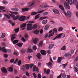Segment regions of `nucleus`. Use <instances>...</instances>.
Here are the masks:
<instances>
[{
	"label": "nucleus",
	"instance_id": "393cba45",
	"mask_svg": "<svg viewBox=\"0 0 78 78\" xmlns=\"http://www.w3.org/2000/svg\"><path fill=\"white\" fill-rule=\"evenodd\" d=\"M34 2L33 1L32 3H31V2H29L28 3V5L31 3V5L29 6V7H31V6H33V5L34 4Z\"/></svg>",
	"mask_w": 78,
	"mask_h": 78
},
{
	"label": "nucleus",
	"instance_id": "6ab92c4d",
	"mask_svg": "<svg viewBox=\"0 0 78 78\" xmlns=\"http://www.w3.org/2000/svg\"><path fill=\"white\" fill-rule=\"evenodd\" d=\"M26 26H27V24L26 23H23L20 25V27L21 28H24V27H26Z\"/></svg>",
	"mask_w": 78,
	"mask_h": 78
},
{
	"label": "nucleus",
	"instance_id": "ea45409f",
	"mask_svg": "<svg viewBox=\"0 0 78 78\" xmlns=\"http://www.w3.org/2000/svg\"><path fill=\"white\" fill-rule=\"evenodd\" d=\"M47 19V18L46 16L42 17H41L40 19V20H43L44 19Z\"/></svg>",
	"mask_w": 78,
	"mask_h": 78
},
{
	"label": "nucleus",
	"instance_id": "4468645a",
	"mask_svg": "<svg viewBox=\"0 0 78 78\" xmlns=\"http://www.w3.org/2000/svg\"><path fill=\"white\" fill-rule=\"evenodd\" d=\"M29 10V8H23L22 9V11L23 12H25L26 11H28Z\"/></svg>",
	"mask_w": 78,
	"mask_h": 78
},
{
	"label": "nucleus",
	"instance_id": "ddd939ff",
	"mask_svg": "<svg viewBox=\"0 0 78 78\" xmlns=\"http://www.w3.org/2000/svg\"><path fill=\"white\" fill-rule=\"evenodd\" d=\"M41 53L42 55H45L46 54V51L44 50H41Z\"/></svg>",
	"mask_w": 78,
	"mask_h": 78
},
{
	"label": "nucleus",
	"instance_id": "864d4df0",
	"mask_svg": "<svg viewBox=\"0 0 78 78\" xmlns=\"http://www.w3.org/2000/svg\"><path fill=\"white\" fill-rule=\"evenodd\" d=\"M50 69H48L47 71L46 72V74L47 75H49V73H50Z\"/></svg>",
	"mask_w": 78,
	"mask_h": 78
},
{
	"label": "nucleus",
	"instance_id": "6e6d98bb",
	"mask_svg": "<svg viewBox=\"0 0 78 78\" xmlns=\"http://www.w3.org/2000/svg\"><path fill=\"white\" fill-rule=\"evenodd\" d=\"M63 30V28L62 27H60L58 29V31H62Z\"/></svg>",
	"mask_w": 78,
	"mask_h": 78
},
{
	"label": "nucleus",
	"instance_id": "bf43d9fd",
	"mask_svg": "<svg viewBox=\"0 0 78 78\" xmlns=\"http://www.w3.org/2000/svg\"><path fill=\"white\" fill-rule=\"evenodd\" d=\"M14 59H12L10 60V62L11 63H12V62H14Z\"/></svg>",
	"mask_w": 78,
	"mask_h": 78
},
{
	"label": "nucleus",
	"instance_id": "423d86ee",
	"mask_svg": "<svg viewBox=\"0 0 78 78\" xmlns=\"http://www.w3.org/2000/svg\"><path fill=\"white\" fill-rule=\"evenodd\" d=\"M1 70L2 72L4 73H7V70H6V68L4 67H2V68Z\"/></svg>",
	"mask_w": 78,
	"mask_h": 78
},
{
	"label": "nucleus",
	"instance_id": "4be33fe9",
	"mask_svg": "<svg viewBox=\"0 0 78 78\" xmlns=\"http://www.w3.org/2000/svg\"><path fill=\"white\" fill-rule=\"evenodd\" d=\"M11 14H15V15H18V14H19V13L18 12H12L11 11L9 12Z\"/></svg>",
	"mask_w": 78,
	"mask_h": 78
},
{
	"label": "nucleus",
	"instance_id": "a878e982",
	"mask_svg": "<svg viewBox=\"0 0 78 78\" xmlns=\"http://www.w3.org/2000/svg\"><path fill=\"white\" fill-rule=\"evenodd\" d=\"M50 26L49 25H47L45 26L44 27V30H47L48 28H49V27Z\"/></svg>",
	"mask_w": 78,
	"mask_h": 78
},
{
	"label": "nucleus",
	"instance_id": "e2e57ef3",
	"mask_svg": "<svg viewBox=\"0 0 78 78\" xmlns=\"http://www.w3.org/2000/svg\"><path fill=\"white\" fill-rule=\"evenodd\" d=\"M33 76L34 77V78H37V76H36V75L35 73H33Z\"/></svg>",
	"mask_w": 78,
	"mask_h": 78
},
{
	"label": "nucleus",
	"instance_id": "a19ab883",
	"mask_svg": "<svg viewBox=\"0 0 78 78\" xmlns=\"http://www.w3.org/2000/svg\"><path fill=\"white\" fill-rule=\"evenodd\" d=\"M67 64L66 63L65 64H64L62 65V67H63V69H65L66 68V67L67 66Z\"/></svg>",
	"mask_w": 78,
	"mask_h": 78
},
{
	"label": "nucleus",
	"instance_id": "dca6fc26",
	"mask_svg": "<svg viewBox=\"0 0 78 78\" xmlns=\"http://www.w3.org/2000/svg\"><path fill=\"white\" fill-rule=\"evenodd\" d=\"M58 6L59 8H60L61 10L63 11H64L65 10L64 9V7L63 6H62V5H59Z\"/></svg>",
	"mask_w": 78,
	"mask_h": 78
},
{
	"label": "nucleus",
	"instance_id": "bb28decb",
	"mask_svg": "<svg viewBox=\"0 0 78 78\" xmlns=\"http://www.w3.org/2000/svg\"><path fill=\"white\" fill-rule=\"evenodd\" d=\"M43 44V41H41L39 43V44L38 45L39 47H42Z\"/></svg>",
	"mask_w": 78,
	"mask_h": 78
},
{
	"label": "nucleus",
	"instance_id": "c85d7f7f",
	"mask_svg": "<svg viewBox=\"0 0 78 78\" xmlns=\"http://www.w3.org/2000/svg\"><path fill=\"white\" fill-rule=\"evenodd\" d=\"M75 71L76 72H78V69H78V63H77L76 64V66H75Z\"/></svg>",
	"mask_w": 78,
	"mask_h": 78
},
{
	"label": "nucleus",
	"instance_id": "9d476101",
	"mask_svg": "<svg viewBox=\"0 0 78 78\" xmlns=\"http://www.w3.org/2000/svg\"><path fill=\"white\" fill-rule=\"evenodd\" d=\"M29 65L28 64H26L24 65V67L26 68V70H28L30 69V67H29Z\"/></svg>",
	"mask_w": 78,
	"mask_h": 78
},
{
	"label": "nucleus",
	"instance_id": "cd10ccee",
	"mask_svg": "<svg viewBox=\"0 0 78 78\" xmlns=\"http://www.w3.org/2000/svg\"><path fill=\"white\" fill-rule=\"evenodd\" d=\"M33 51V49H32L28 48L27 49V52L28 53H32Z\"/></svg>",
	"mask_w": 78,
	"mask_h": 78
},
{
	"label": "nucleus",
	"instance_id": "37998d69",
	"mask_svg": "<svg viewBox=\"0 0 78 78\" xmlns=\"http://www.w3.org/2000/svg\"><path fill=\"white\" fill-rule=\"evenodd\" d=\"M62 50H66V46H64L61 49Z\"/></svg>",
	"mask_w": 78,
	"mask_h": 78
},
{
	"label": "nucleus",
	"instance_id": "58836bf2",
	"mask_svg": "<svg viewBox=\"0 0 78 78\" xmlns=\"http://www.w3.org/2000/svg\"><path fill=\"white\" fill-rule=\"evenodd\" d=\"M73 3L75 5H77L78 3L76 0H73Z\"/></svg>",
	"mask_w": 78,
	"mask_h": 78
},
{
	"label": "nucleus",
	"instance_id": "3c124183",
	"mask_svg": "<svg viewBox=\"0 0 78 78\" xmlns=\"http://www.w3.org/2000/svg\"><path fill=\"white\" fill-rule=\"evenodd\" d=\"M33 66H34V64H30L29 65V67H30V69H32Z\"/></svg>",
	"mask_w": 78,
	"mask_h": 78
},
{
	"label": "nucleus",
	"instance_id": "49530a36",
	"mask_svg": "<svg viewBox=\"0 0 78 78\" xmlns=\"http://www.w3.org/2000/svg\"><path fill=\"white\" fill-rule=\"evenodd\" d=\"M62 34H60L58 35V39H60L61 37V36H62Z\"/></svg>",
	"mask_w": 78,
	"mask_h": 78
},
{
	"label": "nucleus",
	"instance_id": "052dcab7",
	"mask_svg": "<svg viewBox=\"0 0 78 78\" xmlns=\"http://www.w3.org/2000/svg\"><path fill=\"white\" fill-rule=\"evenodd\" d=\"M44 11V10H41L40 11L37 12V14H40L41 13H42V12H43Z\"/></svg>",
	"mask_w": 78,
	"mask_h": 78
},
{
	"label": "nucleus",
	"instance_id": "7ed1b4c3",
	"mask_svg": "<svg viewBox=\"0 0 78 78\" xmlns=\"http://www.w3.org/2000/svg\"><path fill=\"white\" fill-rule=\"evenodd\" d=\"M64 13L65 16H68L70 18H71L72 17V13H71V12L69 11H67V13L66 12H64Z\"/></svg>",
	"mask_w": 78,
	"mask_h": 78
},
{
	"label": "nucleus",
	"instance_id": "20e7f679",
	"mask_svg": "<svg viewBox=\"0 0 78 78\" xmlns=\"http://www.w3.org/2000/svg\"><path fill=\"white\" fill-rule=\"evenodd\" d=\"M53 32L49 35V37H51V36H53L54 35V33H57V29L56 28H55L53 30Z\"/></svg>",
	"mask_w": 78,
	"mask_h": 78
},
{
	"label": "nucleus",
	"instance_id": "c9c22d12",
	"mask_svg": "<svg viewBox=\"0 0 78 78\" xmlns=\"http://www.w3.org/2000/svg\"><path fill=\"white\" fill-rule=\"evenodd\" d=\"M5 36H6V34L5 33H2V35L1 37V38H3L5 37Z\"/></svg>",
	"mask_w": 78,
	"mask_h": 78
},
{
	"label": "nucleus",
	"instance_id": "4c0bfd02",
	"mask_svg": "<svg viewBox=\"0 0 78 78\" xmlns=\"http://www.w3.org/2000/svg\"><path fill=\"white\" fill-rule=\"evenodd\" d=\"M40 14H38V15H37L35 17V19L36 20V19H37L38 18H39V15Z\"/></svg>",
	"mask_w": 78,
	"mask_h": 78
},
{
	"label": "nucleus",
	"instance_id": "2eb2a0df",
	"mask_svg": "<svg viewBox=\"0 0 78 78\" xmlns=\"http://www.w3.org/2000/svg\"><path fill=\"white\" fill-rule=\"evenodd\" d=\"M37 42H38V39L37 38H35L33 41V43L34 44H37Z\"/></svg>",
	"mask_w": 78,
	"mask_h": 78
},
{
	"label": "nucleus",
	"instance_id": "8fccbe9b",
	"mask_svg": "<svg viewBox=\"0 0 78 78\" xmlns=\"http://www.w3.org/2000/svg\"><path fill=\"white\" fill-rule=\"evenodd\" d=\"M33 48L34 50H36V49H37V47H36V46L35 45L33 46Z\"/></svg>",
	"mask_w": 78,
	"mask_h": 78
},
{
	"label": "nucleus",
	"instance_id": "09e8293b",
	"mask_svg": "<svg viewBox=\"0 0 78 78\" xmlns=\"http://www.w3.org/2000/svg\"><path fill=\"white\" fill-rule=\"evenodd\" d=\"M4 15L6 16L7 19H10V16L9 15L6 14H5Z\"/></svg>",
	"mask_w": 78,
	"mask_h": 78
},
{
	"label": "nucleus",
	"instance_id": "e433bc0d",
	"mask_svg": "<svg viewBox=\"0 0 78 78\" xmlns=\"http://www.w3.org/2000/svg\"><path fill=\"white\" fill-rule=\"evenodd\" d=\"M14 54L16 55V56H18L19 55V52L17 51H15L14 52Z\"/></svg>",
	"mask_w": 78,
	"mask_h": 78
},
{
	"label": "nucleus",
	"instance_id": "338daca9",
	"mask_svg": "<svg viewBox=\"0 0 78 78\" xmlns=\"http://www.w3.org/2000/svg\"><path fill=\"white\" fill-rule=\"evenodd\" d=\"M57 78H62V74H61L59 76L57 77Z\"/></svg>",
	"mask_w": 78,
	"mask_h": 78
},
{
	"label": "nucleus",
	"instance_id": "412c9836",
	"mask_svg": "<svg viewBox=\"0 0 78 78\" xmlns=\"http://www.w3.org/2000/svg\"><path fill=\"white\" fill-rule=\"evenodd\" d=\"M46 65H47V66H49V67H51V66H52V63L49 62L48 63H46Z\"/></svg>",
	"mask_w": 78,
	"mask_h": 78
},
{
	"label": "nucleus",
	"instance_id": "680f3d73",
	"mask_svg": "<svg viewBox=\"0 0 78 78\" xmlns=\"http://www.w3.org/2000/svg\"><path fill=\"white\" fill-rule=\"evenodd\" d=\"M16 37H14V36H12V37H11L12 41H13V40H14V39H15Z\"/></svg>",
	"mask_w": 78,
	"mask_h": 78
},
{
	"label": "nucleus",
	"instance_id": "de8ad7c7",
	"mask_svg": "<svg viewBox=\"0 0 78 78\" xmlns=\"http://www.w3.org/2000/svg\"><path fill=\"white\" fill-rule=\"evenodd\" d=\"M5 9V7L4 6H1L0 7V9L1 10H2V9Z\"/></svg>",
	"mask_w": 78,
	"mask_h": 78
},
{
	"label": "nucleus",
	"instance_id": "2f4dec72",
	"mask_svg": "<svg viewBox=\"0 0 78 78\" xmlns=\"http://www.w3.org/2000/svg\"><path fill=\"white\" fill-rule=\"evenodd\" d=\"M37 14V12H33L31 13V15L32 16H35Z\"/></svg>",
	"mask_w": 78,
	"mask_h": 78
},
{
	"label": "nucleus",
	"instance_id": "5fc2aeb1",
	"mask_svg": "<svg viewBox=\"0 0 78 78\" xmlns=\"http://www.w3.org/2000/svg\"><path fill=\"white\" fill-rule=\"evenodd\" d=\"M18 64L19 66H20V65L22 64V62L20 60H19V61L18 62Z\"/></svg>",
	"mask_w": 78,
	"mask_h": 78
},
{
	"label": "nucleus",
	"instance_id": "603ef678",
	"mask_svg": "<svg viewBox=\"0 0 78 78\" xmlns=\"http://www.w3.org/2000/svg\"><path fill=\"white\" fill-rule=\"evenodd\" d=\"M2 2H3V3H4V5H7V4H8V2H6V1H5V0H3L2 1Z\"/></svg>",
	"mask_w": 78,
	"mask_h": 78
},
{
	"label": "nucleus",
	"instance_id": "f257e3e1",
	"mask_svg": "<svg viewBox=\"0 0 78 78\" xmlns=\"http://www.w3.org/2000/svg\"><path fill=\"white\" fill-rule=\"evenodd\" d=\"M33 24L28 23L27 25V30L28 31L32 30L33 29H36L37 27V24H34L32 27Z\"/></svg>",
	"mask_w": 78,
	"mask_h": 78
},
{
	"label": "nucleus",
	"instance_id": "9b49d317",
	"mask_svg": "<svg viewBox=\"0 0 78 78\" xmlns=\"http://www.w3.org/2000/svg\"><path fill=\"white\" fill-rule=\"evenodd\" d=\"M70 55V53L69 52H67L65 53V54L64 55V56L66 58H68Z\"/></svg>",
	"mask_w": 78,
	"mask_h": 78
},
{
	"label": "nucleus",
	"instance_id": "13d9d810",
	"mask_svg": "<svg viewBox=\"0 0 78 78\" xmlns=\"http://www.w3.org/2000/svg\"><path fill=\"white\" fill-rule=\"evenodd\" d=\"M47 14H48V12H44L43 13V16H46Z\"/></svg>",
	"mask_w": 78,
	"mask_h": 78
},
{
	"label": "nucleus",
	"instance_id": "0e129e2a",
	"mask_svg": "<svg viewBox=\"0 0 78 78\" xmlns=\"http://www.w3.org/2000/svg\"><path fill=\"white\" fill-rule=\"evenodd\" d=\"M37 78H41V74L39 73L38 74Z\"/></svg>",
	"mask_w": 78,
	"mask_h": 78
},
{
	"label": "nucleus",
	"instance_id": "c03bdc74",
	"mask_svg": "<svg viewBox=\"0 0 78 78\" xmlns=\"http://www.w3.org/2000/svg\"><path fill=\"white\" fill-rule=\"evenodd\" d=\"M21 69L23 70H24L25 69V65H23V66H21Z\"/></svg>",
	"mask_w": 78,
	"mask_h": 78
},
{
	"label": "nucleus",
	"instance_id": "0eeeda50",
	"mask_svg": "<svg viewBox=\"0 0 78 78\" xmlns=\"http://www.w3.org/2000/svg\"><path fill=\"white\" fill-rule=\"evenodd\" d=\"M64 5L65 8L67 9H70V6H69V5L67 2L65 3Z\"/></svg>",
	"mask_w": 78,
	"mask_h": 78
},
{
	"label": "nucleus",
	"instance_id": "a18cd8bd",
	"mask_svg": "<svg viewBox=\"0 0 78 78\" xmlns=\"http://www.w3.org/2000/svg\"><path fill=\"white\" fill-rule=\"evenodd\" d=\"M36 66H35L33 67V72H35L36 71Z\"/></svg>",
	"mask_w": 78,
	"mask_h": 78
},
{
	"label": "nucleus",
	"instance_id": "6e6552de",
	"mask_svg": "<svg viewBox=\"0 0 78 78\" xmlns=\"http://www.w3.org/2000/svg\"><path fill=\"white\" fill-rule=\"evenodd\" d=\"M53 11L55 14H59V10L56 9H53Z\"/></svg>",
	"mask_w": 78,
	"mask_h": 78
},
{
	"label": "nucleus",
	"instance_id": "72a5a7b5",
	"mask_svg": "<svg viewBox=\"0 0 78 78\" xmlns=\"http://www.w3.org/2000/svg\"><path fill=\"white\" fill-rule=\"evenodd\" d=\"M23 45V43H19L17 44V45L20 47H22Z\"/></svg>",
	"mask_w": 78,
	"mask_h": 78
},
{
	"label": "nucleus",
	"instance_id": "f03ea898",
	"mask_svg": "<svg viewBox=\"0 0 78 78\" xmlns=\"http://www.w3.org/2000/svg\"><path fill=\"white\" fill-rule=\"evenodd\" d=\"M0 50L1 51H3L4 53H7V52H8V53H11V50L10 49H5V47L2 48L0 47Z\"/></svg>",
	"mask_w": 78,
	"mask_h": 78
},
{
	"label": "nucleus",
	"instance_id": "774afa93",
	"mask_svg": "<svg viewBox=\"0 0 78 78\" xmlns=\"http://www.w3.org/2000/svg\"><path fill=\"white\" fill-rule=\"evenodd\" d=\"M7 18L6 17H4L2 20L3 21L7 20Z\"/></svg>",
	"mask_w": 78,
	"mask_h": 78
},
{
	"label": "nucleus",
	"instance_id": "f8f14e48",
	"mask_svg": "<svg viewBox=\"0 0 78 78\" xmlns=\"http://www.w3.org/2000/svg\"><path fill=\"white\" fill-rule=\"evenodd\" d=\"M66 1L69 5H72L73 4L72 0H66Z\"/></svg>",
	"mask_w": 78,
	"mask_h": 78
},
{
	"label": "nucleus",
	"instance_id": "f3484780",
	"mask_svg": "<svg viewBox=\"0 0 78 78\" xmlns=\"http://www.w3.org/2000/svg\"><path fill=\"white\" fill-rule=\"evenodd\" d=\"M7 69L8 71H9V72H12L13 71V69H12V67L8 68H7Z\"/></svg>",
	"mask_w": 78,
	"mask_h": 78
},
{
	"label": "nucleus",
	"instance_id": "39448f33",
	"mask_svg": "<svg viewBox=\"0 0 78 78\" xmlns=\"http://www.w3.org/2000/svg\"><path fill=\"white\" fill-rule=\"evenodd\" d=\"M26 18V17H25V16H22L20 17L18 20H19L20 21H24L25 20Z\"/></svg>",
	"mask_w": 78,
	"mask_h": 78
},
{
	"label": "nucleus",
	"instance_id": "f704fd0d",
	"mask_svg": "<svg viewBox=\"0 0 78 78\" xmlns=\"http://www.w3.org/2000/svg\"><path fill=\"white\" fill-rule=\"evenodd\" d=\"M18 42H19V40H15L13 41V44H17Z\"/></svg>",
	"mask_w": 78,
	"mask_h": 78
},
{
	"label": "nucleus",
	"instance_id": "473e14b6",
	"mask_svg": "<svg viewBox=\"0 0 78 78\" xmlns=\"http://www.w3.org/2000/svg\"><path fill=\"white\" fill-rule=\"evenodd\" d=\"M14 31L15 32H16V33H17L19 31V28H17L15 29L14 30Z\"/></svg>",
	"mask_w": 78,
	"mask_h": 78
},
{
	"label": "nucleus",
	"instance_id": "4d7b16f0",
	"mask_svg": "<svg viewBox=\"0 0 78 78\" xmlns=\"http://www.w3.org/2000/svg\"><path fill=\"white\" fill-rule=\"evenodd\" d=\"M4 58H8V55L7 54H4Z\"/></svg>",
	"mask_w": 78,
	"mask_h": 78
},
{
	"label": "nucleus",
	"instance_id": "a211bd4d",
	"mask_svg": "<svg viewBox=\"0 0 78 78\" xmlns=\"http://www.w3.org/2000/svg\"><path fill=\"white\" fill-rule=\"evenodd\" d=\"M62 59V57H60L58 58V60H57V61L58 63H60V62H61Z\"/></svg>",
	"mask_w": 78,
	"mask_h": 78
},
{
	"label": "nucleus",
	"instance_id": "79ce46f5",
	"mask_svg": "<svg viewBox=\"0 0 78 78\" xmlns=\"http://www.w3.org/2000/svg\"><path fill=\"white\" fill-rule=\"evenodd\" d=\"M62 77L63 78H66V74L64 73H63L62 74Z\"/></svg>",
	"mask_w": 78,
	"mask_h": 78
},
{
	"label": "nucleus",
	"instance_id": "7c9ffc66",
	"mask_svg": "<svg viewBox=\"0 0 78 78\" xmlns=\"http://www.w3.org/2000/svg\"><path fill=\"white\" fill-rule=\"evenodd\" d=\"M47 20H44L42 22V23L44 25H45L47 24Z\"/></svg>",
	"mask_w": 78,
	"mask_h": 78
},
{
	"label": "nucleus",
	"instance_id": "5701e85b",
	"mask_svg": "<svg viewBox=\"0 0 78 78\" xmlns=\"http://www.w3.org/2000/svg\"><path fill=\"white\" fill-rule=\"evenodd\" d=\"M41 55L40 53H38L37 54V57L38 59H41Z\"/></svg>",
	"mask_w": 78,
	"mask_h": 78
},
{
	"label": "nucleus",
	"instance_id": "c756f323",
	"mask_svg": "<svg viewBox=\"0 0 78 78\" xmlns=\"http://www.w3.org/2000/svg\"><path fill=\"white\" fill-rule=\"evenodd\" d=\"M26 51V49L25 48H23L21 49V51L22 53H25Z\"/></svg>",
	"mask_w": 78,
	"mask_h": 78
},
{
	"label": "nucleus",
	"instance_id": "1a4fd4ad",
	"mask_svg": "<svg viewBox=\"0 0 78 78\" xmlns=\"http://www.w3.org/2000/svg\"><path fill=\"white\" fill-rule=\"evenodd\" d=\"M54 46H55L54 44H50L49 45L48 49H49V50H51V48H53V47Z\"/></svg>",
	"mask_w": 78,
	"mask_h": 78
},
{
	"label": "nucleus",
	"instance_id": "aec40b11",
	"mask_svg": "<svg viewBox=\"0 0 78 78\" xmlns=\"http://www.w3.org/2000/svg\"><path fill=\"white\" fill-rule=\"evenodd\" d=\"M9 22L10 23L12 26H14V25H15V23H13V21H12L9 20Z\"/></svg>",
	"mask_w": 78,
	"mask_h": 78
},
{
	"label": "nucleus",
	"instance_id": "b1692460",
	"mask_svg": "<svg viewBox=\"0 0 78 78\" xmlns=\"http://www.w3.org/2000/svg\"><path fill=\"white\" fill-rule=\"evenodd\" d=\"M34 33L35 34H38L39 33V30H37L34 31Z\"/></svg>",
	"mask_w": 78,
	"mask_h": 78
},
{
	"label": "nucleus",
	"instance_id": "69168bd1",
	"mask_svg": "<svg viewBox=\"0 0 78 78\" xmlns=\"http://www.w3.org/2000/svg\"><path fill=\"white\" fill-rule=\"evenodd\" d=\"M9 16H11V17L12 18H14L15 17V15H13V14H9Z\"/></svg>",
	"mask_w": 78,
	"mask_h": 78
}]
</instances>
